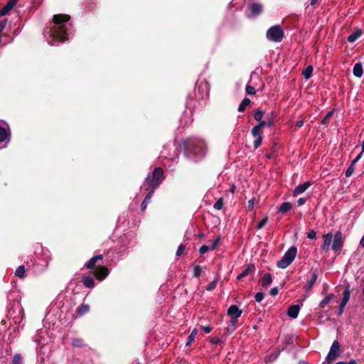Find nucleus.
Here are the masks:
<instances>
[{"label":"nucleus","mask_w":364,"mask_h":364,"mask_svg":"<svg viewBox=\"0 0 364 364\" xmlns=\"http://www.w3.org/2000/svg\"><path fill=\"white\" fill-rule=\"evenodd\" d=\"M363 34V31L358 28H356L355 31L347 38V41L350 43H353L358 39L359 37Z\"/></svg>","instance_id":"obj_15"},{"label":"nucleus","mask_w":364,"mask_h":364,"mask_svg":"<svg viewBox=\"0 0 364 364\" xmlns=\"http://www.w3.org/2000/svg\"><path fill=\"white\" fill-rule=\"evenodd\" d=\"M306 237L309 238V239H311V240H314L316 238V232L314 230H310L308 232H307V235Z\"/></svg>","instance_id":"obj_48"},{"label":"nucleus","mask_w":364,"mask_h":364,"mask_svg":"<svg viewBox=\"0 0 364 364\" xmlns=\"http://www.w3.org/2000/svg\"><path fill=\"white\" fill-rule=\"evenodd\" d=\"M318 278V274H317V270H315L313 274H311V278L309 279L308 282H307V288H306V291H310L314 284H315L316 279Z\"/></svg>","instance_id":"obj_23"},{"label":"nucleus","mask_w":364,"mask_h":364,"mask_svg":"<svg viewBox=\"0 0 364 364\" xmlns=\"http://www.w3.org/2000/svg\"><path fill=\"white\" fill-rule=\"evenodd\" d=\"M181 147L188 158L201 156L205 152L204 141L197 138H187L181 140Z\"/></svg>","instance_id":"obj_2"},{"label":"nucleus","mask_w":364,"mask_h":364,"mask_svg":"<svg viewBox=\"0 0 364 364\" xmlns=\"http://www.w3.org/2000/svg\"><path fill=\"white\" fill-rule=\"evenodd\" d=\"M300 310L299 305H291L287 310V315L292 318H296L298 316Z\"/></svg>","instance_id":"obj_14"},{"label":"nucleus","mask_w":364,"mask_h":364,"mask_svg":"<svg viewBox=\"0 0 364 364\" xmlns=\"http://www.w3.org/2000/svg\"><path fill=\"white\" fill-rule=\"evenodd\" d=\"M343 299L341 302V304H344L346 306L348 304L350 296V285H347L343 292Z\"/></svg>","instance_id":"obj_22"},{"label":"nucleus","mask_w":364,"mask_h":364,"mask_svg":"<svg viewBox=\"0 0 364 364\" xmlns=\"http://www.w3.org/2000/svg\"><path fill=\"white\" fill-rule=\"evenodd\" d=\"M264 114V112L261 109H257L254 114V119L259 123L262 121V118Z\"/></svg>","instance_id":"obj_35"},{"label":"nucleus","mask_w":364,"mask_h":364,"mask_svg":"<svg viewBox=\"0 0 364 364\" xmlns=\"http://www.w3.org/2000/svg\"><path fill=\"white\" fill-rule=\"evenodd\" d=\"M202 272L201 267L199 265H196L193 269V277H199Z\"/></svg>","instance_id":"obj_44"},{"label":"nucleus","mask_w":364,"mask_h":364,"mask_svg":"<svg viewBox=\"0 0 364 364\" xmlns=\"http://www.w3.org/2000/svg\"><path fill=\"white\" fill-rule=\"evenodd\" d=\"M196 335H197V330L196 328H194L192 331V332L191 333V334L187 338V340H186V346H188L191 345V343L194 341Z\"/></svg>","instance_id":"obj_29"},{"label":"nucleus","mask_w":364,"mask_h":364,"mask_svg":"<svg viewBox=\"0 0 364 364\" xmlns=\"http://www.w3.org/2000/svg\"><path fill=\"white\" fill-rule=\"evenodd\" d=\"M210 341L213 344H218L220 341V340L219 338L215 337L213 338Z\"/></svg>","instance_id":"obj_59"},{"label":"nucleus","mask_w":364,"mask_h":364,"mask_svg":"<svg viewBox=\"0 0 364 364\" xmlns=\"http://www.w3.org/2000/svg\"><path fill=\"white\" fill-rule=\"evenodd\" d=\"M262 141V136H257L256 139L254 141V147L255 149H257L261 144Z\"/></svg>","instance_id":"obj_47"},{"label":"nucleus","mask_w":364,"mask_h":364,"mask_svg":"<svg viewBox=\"0 0 364 364\" xmlns=\"http://www.w3.org/2000/svg\"><path fill=\"white\" fill-rule=\"evenodd\" d=\"M255 269V267L254 264H248L247 267L237 277V279L238 280H240L245 277H247L250 272H254Z\"/></svg>","instance_id":"obj_18"},{"label":"nucleus","mask_w":364,"mask_h":364,"mask_svg":"<svg viewBox=\"0 0 364 364\" xmlns=\"http://www.w3.org/2000/svg\"><path fill=\"white\" fill-rule=\"evenodd\" d=\"M266 37L270 41L279 43L284 38V32L280 26H273L267 30Z\"/></svg>","instance_id":"obj_5"},{"label":"nucleus","mask_w":364,"mask_h":364,"mask_svg":"<svg viewBox=\"0 0 364 364\" xmlns=\"http://www.w3.org/2000/svg\"><path fill=\"white\" fill-rule=\"evenodd\" d=\"M343 245V240L342 238V232L341 231H338L334 235L331 248L335 252H340Z\"/></svg>","instance_id":"obj_8"},{"label":"nucleus","mask_w":364,"mask_h":364,"mask_svg":"<svg viewBox=\"0 0 364 364\" xmlns=\"http://www.w3.org/2000/svg\"><path fill=\"white\" fill-rule=\"evenodd\" d=\"M274 153H272V152L271 151V153L267 154L266 155V156H267V159H272V158H273V157H274Z\"/></svg>","instance_id":"obj_62"},{"label":"nucleus","mask_w":364,"mask_h":364,"mask_svg":"<svg viewBox=\"0 0 364 364\" xmlns=\"http://www.w3.org/2000/svg\"><path fill=\"white\" fill-rule=\"evenodd\" d=\"M278 292H279V289L277 287H273L271 289V290L269 291V294L270 295L272 296H276L278 294Z\"/></svg>","instance_id":"obj_52"},{"label":"nucleus","mask_w":364,"mask_h":364,"mask_svg":"<svg viewBox=\"0 0 364 364\" xmlns=\"http://www.w3.org/2000/svg\"><path fill=\"white\" fill-rule=\"evenodd\" d=\"M333 294H329L327 295L321 302L319 306L321 309H323L327 304H328L332 299L334 298Z\"/></svg>","instance_id":"obj_26"},{"label":"nucleus","mask_w":364,"mask_h":364,"mask_svg":"<svg viewBox=\"0 0 364 364\" xmlns=\"http://www.w3.org/2000/svg\"><path fill=\"white\" fill-rule=\"evenodd\" d=\"M223 207V198H220L214 204L213 208L218 210H220Z\"/></svg>","instance_id":"obj_38"},{"label":"nucleus","mask_w":364,"mask_h":364,"mask_svg":"<svg viewBox=\"0 0 364 364\" xmlns=\"http://www.w3.org/2000/svg\"><path fill=\"white\" fill-rule=\"evenodd\" d=\"M336 364H358L357 361L355 360H350L349 362H343L339 361L337 362Z\"/></svg>","instance_id":"obj_53"},{"label":"nucleus","mask_w":364,"mask_h":364,"mask_svg":"<svg viewBox=\"0 0 364 364\" xmlns=\"http://www.w3.org/2000/svg\"><path fill=\"white\" fill-rule=\"evenodd\" d=\"M313 73V66L308 65L305 70H303L302 75H304L305 79H309L312 76Z\"/></svg>","instance_id":"obj_31"},{"label":"nucleus","mask_w":364,"mask_h":364,"mask_svg":"<svg viewBox=\"0 0 364 364\" xmlns=\"http://www.w3.org/2000/svg\"><path fill=\"white\" fill-rule=\"evenodd\" d=\"M323 237V243L321 245V248L322 250L327 252L329 250L330 245L332 242L333 234H332V232H328V233L324 235Z\"/></svg>","instance_id":"obj_12"},{"label":"nucleus","mask_w":364,"mask_h":364,"mask_svg":"<svg viewBox=\"0 0 364 364\" xmlns=\"http://www.w3.org/2000/svg\"><path fill=\"white\" fill-rule=\"evenodd\" d=\"M15 275L19 278H23L25 276V267L23 265H21L16 269Z\"/></svg>","instance_id":"obj_34"},{"label":"nucleus","mask_w":364,"mask_h":364,"mask_svg":"<svg viewBox=\"0 0 364 364\" xmlns=\"http://www.w3.org/2000/svg\"><path fill=\"white\" fill-rule=\"evenodd\" d=\"M90 311V306L88 304H82L80 305L76 310V314L78 316H82Z\"/></svg>","instance_id":"obj_19"},{"label":"nucleus","mask_w":364,"mask_h":364,"mask_svg":"<svg viewBox=\"0 0 364 364\" xmlns=\"http://www.w3.org/2000/svg\"><path fill=\"white\" fill-rule=\"evenodd\" d=\"M318 0H311V5L314 6L318 3Z\"/></svg>","instance_id":"obj_63"},{"label":"nucleus","mask_w":364,"mask_h":364,"mask_svg":"<svg viewBox=\"0 0 364 364\" xmlns=\"http://www.w3.org/2000/svg\"><path fill=\"white\" fill-rule=\"evenodd\" d=\"M332 115H333V111H330V112H328L326 114V116L324 117V118L321 120V124H326H326H328V122H329L330 119H331V117H332Z\"/></svg>","instance_id":"obj_39"},{"label":"nucleus","mask_w":364,"mask_h":364,"mask_svg":"<svg viewBox=\"0 0 364 364\" xmlns=\"http://www.w3.org/2000/svg\"><path fill=\"white\" fill-rule=\"evenodd\" d=\"M311 183L310 181H306L302 184L298 185L293 191V196L296 197L298 195L303 193L311 186Z\"/></svg>","instance_id":"obj_11"},{"label":"nucleus","mask_w":364,"mask_h":364,"mask_svg":"<svg viewBox=\"0 0 364 364\" xmlns=\"http://www.w3.org/2000/svg\"><path fill=\"white\" fill-rule=\"evenodd\" d=\"M249 10L252 16H257L263 11V6L259 3H253L249 5Z\"/></svg>","instance_id":"obj_10"},{"label":"nucleus","mask_w":364,"mask_h":364,"mask_svg":"<svg viewBox=\"0 0 364 364\" xmlns=\"http://www.w3.org/2000/svg\"><path fill=\"white\" fill-rule=\"evenodd\" d=\"M354 166L355 165H353V163H351L350 166L347 168V170L346 171V177H350L352 176V174L354 172Z\"/></svg>","instance_id":"obj_45"},{"label":"nucleus","mask_w":364,"mask_h":364,"mask_svg":"<svg viewBox=\"0 0 364 364\" xmlns=\"http://www.w3.org/2000/svg\"><path fill=\"white\" fill-rule=\"evenodd\" d=\"M260 123H264V127H270L274 125V113L272 112L269 114V116L267 117L266 120H262L260 122Z\"/></svg>","instance_id":"obj_25"},{"label":"nucleus","mask_w":364,"mask_h":364,"mask_svg":"<svg viewBox=\"0 0 364 364\" xmlns=\"http://www.w3.org/2000/svg\"><path fill=\"white\" fill-rule=\"evenodd\" d=\"M272 282V275L269 273H266L264 274L262 279V286L266 287L269 286Z\"/></svg>","instance_id":"obj_27"},{"label":"nucleus","mask_w":364,"mask_h":364,"mask_svg":"<svg viewBox=\"0 0 364 364\" xmlns=\"http://www.w3.org/2000/svg\"><path fill=\"white\" fill-rule=\"evenodd\" d=\"M341 355L340 343L336 340L333 342L330 351L328 352L326 361L327 364H331L336 360Z\"/></svg>","instance_id":"obj_6"},{"label":"nucleus","mask_w":364,"mask_h":364,"mask_svg":"<svg viewBox=\"0 0 364 364\" xmlns=\"http://www.w3.org/2000/svg\"><path fill=\"white\" fill-rule=\"evenodd\" d=\"M73 346L80 348L83 346V340L81 338H75L73 340Z\"/></svg>","instance_id":"obj_43"},{"label":"nucleus","mask_w":364,"mask_h":364,"mask_svg":"<svg viewBox=\"0 0 364 364\" xmlns=\"http://www.w3.org/2000/svg\"><path fill=\"white\" fill-rule=\"evenodd\" d=\"M299 364H309V363L304 360H301L299 361Z\"/></svg>","instance_id":"obj_64"},{"label":"nucleus","mask_w":364,"mask_h":364,"mask_svg":"<svg viewBox=\"0 0 364 364\" xmlns=\"http://www.w3.org/2000/svg\"><path fill=\"white\" fill-rule=\"evenodd\" d=\"M304 124V121L303 119L298 120L296 122L295 126L296 128L299 129L301 128Z\"/></svg>","instance_id":"obj_56"},{"label":"nucleus","mask_w":364,"mask_h":364,"mask_svg":"<svg viewBox=\"0 0 364 364\" xmlns=\"http://www.w3.org/2000/svg\"><path fill=\"white\" fill-rule=\"evenodd\" d=\"M109 274V269L105 266L99 265L93 272V274L98 281H103Z\"/></svg>","instance_id":"obj_7"},{"label":"nucleus","mask_w":364,"mask_h":364,"mask_svg":"<svg viewBox=\"0 0 364 364\" xmlns=\"http://www.w3.org/2000/svg\"><path fill=\"white\" fill-rule=\"evenodd\" d=\"M9 136V132L6 128L0 127V143L4 141Z\"/></svg>","instance_id":"obj_32"},{"label":"nucleus","mask_w":364,"mask_h":364,"mask_svg":"<svg viewBox=\"0 0 364 364\" xmlns=\"http://www.w3.org/2000/svg\"><path fill=\"white\" fill-rule=\"evenodd\" d=\"M264 127V123H259L257 125L255 126L252 130L251 134L254 137L262 136V129Z\"/></svg>","instance_id":"obj_17"},{"label":"nucleus","mask_w":364,"mask_h":364,"mask_svg":"<svg viewBox=\"0 0 364 364\" xmlns=\"http://www.w3.org/2000/svg\"><path fill=\"white\" fill-rule=\"evenodd\" d=\"M202 329L205 333H209L212 331V328L209 326H202Z\"/></svg>","instance_id":"obj_57"},{"label":"nucleus","mask_w":364,"mask_h":364,"mask_svg":"<svg viewBox=\"0 0 364 364\" xmlns=\"http://www.w3.org/2000/svg\"><path fill=\"white\" fill-rule=\"evenodd\" d=\"M245 92H247V95H252L256 93V90L254 87L250 85H247L245 87Z\"/></svg>","instance_id":"obj_42"},{"label":"nucleus","mask_w":364,"mask_h":364,"mask_svg":"<svg viewBox=\"0 0 364 364\" xmlns=\"http://www.w3.org/2000/svg\"><path fill=\"white\" fill-rule=\"evenodd\" d=\"M250 100L247 97H245L238 107V112H242L245 111L247 106L250 105Z\"/></svg>","instance_id":"obj_28"},{"label":"nucleus","mask_w":364,"mask_h":364,"mask_svg":"<svg viewBox=\"0 0 364 364\" xmlns=\"http://www.w3.org/2000/svg\"><path fill=\"white\" fill-rule=\"evenodd\" d=\"M82 282L87 288L92 289L95 287L94 279L90 276L83 275L82 277Z\"/></svg>","instance_id":"obj_16"},{"label":"nucleus","mask_w":364,"mask_h":364,"mask_svg":"<svg viewBox=\"0 0 364 364\" xmlns=\"http://www.w3.org/2000/svg\"><path fill=\"white\" fill-rule=\"evenodd\" d=\"M353 75L357 77H360L363 74V69L361 63L355 64L353 70Z\"/></svg>","instance_id":"obj_20"},{"label":"nucleus","mask_w":364,"mask_h":364,"mask_svg":"<svg viewBox=\"0 0 364 364\" xmlns=\"http://www.w3.org/2000/svg\"><path fill=\"white\" fill-rule=\"evenodd\" d=\"M218 278H216L213 282H211L206 287V290L208 291H211L214 290L218 284Z\"/></svg>","instance_id":"obj_37"},{"label":"nucleus","mask_w":364,"mask_h":364,"mask_svg":"<svg viewBox=\"0 0 364 364\" xmlns=\"http://www.w3.org/2000/svg\"><path fill=\"white\" fill-rule=\"evenodd\" d=\"M165 179L164 172L162 168L156 167L154 169L151 175H148L144 183L148 193L145 196L144 200L141 204V210H146L148 204L151 203V199L155 192V190L160 186V184Z\"/></svg>","instance_id":"obj_1"},{"label":"nucleus","mask_w":364,"mask_h":364,"mask_svg":"<svg viewBox=\"0 0 364 364\" xmlns=\"http://www.w3.org/2000/svg\"><path fill=\"white\" fill-rule=\"evenodd\" d=\"M346 307V305L341 304L339 306L338 311V316H341L343 313V310Z\"/></svg>","instance_id":"obj_55"},{"label":"nucleus","mask_w":364,"mask_h":364,"mask_svg":"<svg viewBox=\"0 0 364 364\" xmlns=\"http://www.w3.org/2000/svg\"><path fill=\"white\" fill-rule=\"evenodd\" d=\"M242 311L240 310L237 306L231 305L227 311V314L233 319H238V318L241 316Z\"/></svg>","instance_id":"obj_9"},{"label":"nucleus","mask_w":364,"mask_h":364,"mask_svg":"<svg viewBox=\"0 0 364 364\" xmlns=\"http://www.w3.org/2000/svg\"><path fill=\"white\" fill-rule=\"evenodd\" d=\"M237 320L238 319H230V321L227 327V331L229 333H232L235 330V324L237 323Z\"/></svg>","instance_id":"obj_33"},{"label":"nucleus","mask_w":364,"mask_h":364,"mask_svg":"<svg viewBox=\"0 0 364 364\" xmlns=\"http://www.w3.org/2000/svg\"><path fill=\"white\" fill-rule=\"evenodd\" d=\"M18 0H9L6 4L3 7V9L0 11V16H6L9 13V11L14 7V6L17 4Z\"/></svg>","instance_id":"obj_13"},{"label":"nucleus","mask_w":364,"mask_h":364,"mask_svg":"<svg viewBox=\"0 0 364 364\" xmlns=\"http://www.w3.org/2000/svg\"><path fill=\"white\" fill-rule=\"evenodd\" d=\"M70 16L68 14H55L53 16V22L55 26L50 28L51 35L53 39L63 42L68 39V33L64 23L68 22Z\"/></svg>","instance_id":"obj_3"},{"label":"nucleus","mask_w":364,"mask_h":364,"mask_svg":"<svg viewBox=\"0 0 364 364\" xmlns=\"http://www.w3.org/2000/svg\"><path fill=\"white\" fill-rule=\"evenodd\" d=\"M97 261L92 257L88 262L85 264V267L88 269H94L97 268L96 263Z\"/></svg>","instance_id":"obj_30"},{"label":"nucleus","mask_w":364,"mask_h":364,"mask_svg":"<svg viewBox=\"0 0 364 364\" xmlns=\"http://www.w3.org/2000/svg\"><path fill=\"white\" fill-rule=\"evenodd\" d=\"M186 246L183 244L179 245L176 251V256L180 257L183 254Z\"/></svg>","instance_id":"obj_46"},{"label":"nucleus","mask_w":364,"mask_h":364,"mask_svg":"<svg viewBox=\"0 0 364 364\" xmlns=\"http://www.w3.org/2000/svg\"><path fill=\"white\" fill-rule=\"evenodd\" d=\"M292 204L290 202H285L281 204L278 211L282 214L286 213L292 208Z\"/></svg>","instance_id":"obj_24"},{"label":"nucleus","mask_w":364,"mask_h":364,"mask_svg":"<svg viewBox=\"0 0 364 364\" xmlns=\"http://www.w3.org/2000/svg\"><path fill=\"white\" fill-rule=\"evenodd\" d=\"M277 146V144L274 143V145L272 146V149H271L272 153H275Z\"/></svg>","instance_id":"obj_61"},{"label":"nucleus","mask_w":364,"mask_h":364,"mask_svg":"<svg viewBox=\"0 0 364 364\" xmlns=\"http://www.w3.org/2000/svg\"><path fill=\"white\" fill-rule=\"evenodd\" d=\"M22 357L19 353H16L14 355L11 364H21Z\"/></svg>","instance_id":"obj_40"},{"label":"nucleus","mask_w":364,"mask_h":364,"mask_svg":"<svg viewBox=\"0 0 364 364\" xmlns=\"http://www.w3.org/2000/svg\"><path fill=\"white\" fill-rule=\"evenodd\" d=\"M306 198H299V199H298V200H297L298 205H299V206H300V205H304V204L306 203Z\"/></svg>","instance_id":"obj_58"},{"label":"nucleus","mask_w":364,"mask_h":364,"mask_svg":"<svg viewBox=\"0 0 364 364\" xmlns=\"http://www.w3.org/2000/svg\"><path fill=\"white\" fill-rule=\"evenodd\" d=\"M343 299L341 302V304H344L346 306L348 304L350 296V285H347L343 292Z\"/></svg>","instance_id":"obj_21"},{"label":"nucleus","mask_w":364,"mask_h":364,"mask_svg":"<svg viewBox=\"0 0 364 364\" xmlns=\"http://www.w3.org/2000/svg\"><path fill=\"white\" fill-rule=\"evenodd\" d=\"M208 250H210V247L207 246V245H202L199 248V252L201 255H203V254L206 253Z\"/></svg>","instance_id":"obj_49"},{"label":"nucleus","mask_w":364,"mask_h":364,"mask_svg":"<svg viewBox=\"0 0 364 364\" xmlns=\"http://www.w3.org/2000/svg\"><path fill=\"white\" fill-rule=\"evenodd\" d=\"M220 239H221L220 235H218L216 237V238L215 239V240L213 242L212 245L210 246V250H215L217 248L218 244L220 243Z\"/></svg>","instance_id":"obj_41"},{"label":"nucleus","mask_w":364,"mask_h":364,"mask_svg":"<svg viewBox=\"0 0 364 364\" xmlns=\"http://www.w3.org/2000/svg\"><path fill=\"white\" fill-rule=\"evenodd\" d=\"M254 208V198L252 199H250L249 201H248V205H247V211H251Z\"/></svg>","instance_id":"obj_51"},{"label":"nucleus","mask_w":364,"mask_h":364,"mask_svg":"<svg viewBox=\"0 0 364 364\" xmlns=\"http://www.w3.org/2000/svg\"><path fill=\"white\" fill-rule=\"evenodd\" d=\"M268 220H269L268 216H267V215H265V216L262 219V220H261V221H259V222L258 223V224H257V226H256V228H257V230H260V229H262V228H264V225L267 223Z\"/></svg>","instance_id":"obj_36"},{"label":"nucleus","mask_w":364,"mask_h":364,"mask_svg":"<svg viewBox=\"0 0 364 364\" xmlns=\"http://www.w3.org/2000/svg\"><path fill=\"white\" fill-rule=\"evenodd\" d=\"M263 298L264 294L262 292H257L255 296V299L257 302L262 301Z\"/></svg>","instance_id":"obj_50"},{"label":"nucleus","mask_w":364,"mask_h":364,"mask_svg":"<svg viewBox=\"0 0 364 364\" xmlns=\"http://www.w3.org/2000/svg\"><path fill=\"white\" fill-rule=\"evenodd\" d=\"M363 153L362 151L353 160L351 163H353V165H355V164L361 159L362 155Z\"/></svg>","instance_id":"obj_54"},{"label":"nucleus","mask_w":364,"mask_h":364,"mask_svg":"<svg viewBox=\"0 0 364 364\" xmlns=\"http://www.w3.org/2000/svg\"><path fill=\"white\" fill-rule=\"evenodd\" d=\"M297 254V248L291 246L283 255L282 259L277 263V266L281 269H285L290 265L296 258Z\"/></svg>","instance_id":"obj_4"},{"label":"nucleus","mask_w":364,"mask_h":364,"mask_svg":"<svg viewBox=\"0 0 364 364\" xmlns=\"http://www.w3.org/2000/svg\"><path fill=\"white\" fill-rule=\"evenodd\" d=\"M94 258L98 262L99 260H102L103 259V255H97L96 256H94Z\"/></svg>","instance_id":"obj_60"}]
</instances>
